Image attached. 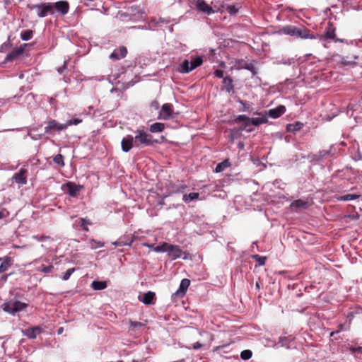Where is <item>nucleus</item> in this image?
<instances>
[{
    "label": "nucleus",
    "instance_id": "1",
    "mask_svg": "<svg viewBox=\"0 0 362 362\" xmlns=\"http://www.w3.org/2000/svg\"><path fill=\"white\" fill-rule=\"evenodd\" d=\"M156 252H166L168 255L173 259L182 258L186 259L188 254L183 252L179 245L168 244L165 242L161 243L155 250Z\"/></svg>",
    "mask_w": 362,
    "mask_h": 362
},
{
    "label": "nucleus",
    "instance_id": "29",
    "mask_svg": "<svg viewBox=\"0 0 362 362\" xmlns=\"http://www.w3.org/2000/svg\"><path fill=\"white\" fill-rule=\"evenodd\" d=\"M230 166V163L229 160L226 159L223 162L218 163L215 168L216 173H221L223 172L226 168Z\"/></svg>",
    "mask_w": 362,
    "mask_h": 362
},
{
    "label": "nucleus",
    "instance_id": "4",
    "mask_svg": "<svg viewBox=\"0 0 362 362\" xmlns=\"http://www.w3.org/2000/svg\"><path fill=\"white\" fill-rule=\"evenodd\" d=\"M281 32L290 36L300 37L302 39H314L315 37L310 35L306 29H300L293 25H288L281 30Z\"/></svg>",
    "mask_w": 362,
    "mask_h": 362
},
{
    "label": "nucleus",
    "instance_id": "53",
    "mask_svg": "<svg viewBox=\"0 0 362 362\" xmlns=\"http://www.w3.org/2000/svg\"><path fill=\"white\" fill-rule=\"evenodd\" d=\"M354 317V312L349 313L346 315V318L349 321V322H351V321L353 320Z\"/></svg>",
    "mask_w": 362,
    "mask_h": 362
},
{
    "label": "nucleus",
    "instance_id": "55",
    "mask_svg": "<svg viewBox=\"0 0 362 362\" xmlns=\"http://www.w3.org/2000/svg\"><path fill=\"white\" fill-rule=\"evenodd\" d=\"M112 244L115 246H123L125 245V244L121 241H115L112 242Z\"/></svg>",
    "mask_w": 362,
    "mask_h": 362
},
{
    "label": "nucleus",
    "instance_id": "51",
    "mask_svg": "<svg viewBox=\"0 0 362 362\" xmlns=\"http://www.w3.org/2000/svg\"><path fill=\"white\" fill-rule=\"evenodd\" d=\"M66 62L65 61L63 66H62L61 67H59L57 69V71L59 74H62L64 71V70L66 69Z\"/></svg>",
    "mask_w": 362,
    "mask_h": 362
},
{
    "label": "nucleus",
    "instance_id": "13",
    "mask_svg": "<svg viewBox=\"0 0 362 362\" xmlns=\"http://www.w3.org/2000/svg\"><path fill=\"white\" fill-rule=\"evenodd\" d=\"M190 285V281L188 279H183L180 284L178 289L173 294V296L177 297H182L186 293L189 286Z\"/></svg>",
    "mask_w": 362,
    "mask_h": 362
},
{
    "label": "nucleus",
    "instance_id": "41",
    "mask_svg": "<svg viewBox=\"0 0 362 362\" xmlns=\"http://www.w3.org/2000/svg\"><path fill=\"white\" fill-rule=\"evenodd\" d=\"M11 47V37L10 36L8 37V40L7 42L3 43L1 47H0V52H4V49L5 48H7V47Z\"/></svg>",
    "mask_w": 362,
    "mask_h": 362
},
{
    "label": "nucleus",
    "instance_id": "15",
    "mask_svg": "<svg viewBox=\"0 0 362 362\" xmlns=\"http://www.w3.org/2000/svg\"><path fill=\"white\" fill-rule=\"evenodd\" d=\"M134 139L132 135H127L122 139L121 141V147L124 152H129L132 148Z\"/></svg>",
    "mask_w": 362,
    "mask_h": 362
},
{
    "label": "nucleus",
    "instance_id": "28",
    "mask_svg": "<svg viewBox=\"0 0 362 362\" xmlns=\"http://www.w3.org/2000/svg\"><path fill=\"white\" fill-rule=\"evenodd\" d=\"M223 84L225 90L228 93H230L233 90V80L229 77H225L223 79Z\"/></svg>",
    "mask_w": 362,
    "mask_h": 362
},
{
    "label": "nucleus",
    "instance_id": "45",
    "mask_svg": "<svg viewBox=\"0 0 362 362\" xmlns=\"http://www.w3.org/2000/svg\"><path fill=\"white\" fill-rule=\"evenodd\" d=\"M33 238L34 239L38 240V241H45L46 240H49L50 239L49 237L44 236V235H41V236H40V235H34Z\"/></svg>",
    "mask_w": 362,
    "mask_h": 362
},
{
    "label": "nucleus",
    "instance_id": "43",
    "mask_svg": "<svg viewBox=\"0 0 362 362\" xmlns=\"http://www.w3.org/2000/svg\"><path fill=\"white\" fill-rule=\"evenodd\" d=\"M349 329V326H348V327H344V326L343 325L340 324V325H339V329H338L336 332H331V333H330V336H331V337H332V336H334V334H336V333H339V332H340L341 331H343V330H346V329Z\"/></svg>",
    "mask_w": 362,
    "mask_h": 362
},
{
    "label": "nucleus",
    "instance_id": "62",
    "mask_svg": "<svg viewBox=\"0 0 362 362\" xmlns=\"http://www.w3.org/2000/svg\"><path fill=\"white\" fill-rule=\"evenodd\" d=\"M62 331H63V328L62 327L59 328L58 329V334H61L62 332Z\"/></svg>",
    "mask_w": 362,
    "mask_h": 362
},
{
    "label": "nucleus",
    "instance_id": "39",
    "mask_svg": "<svg viewBox=\"0 0 362 362\" xmlns=\"http://www.w3.org/2000/svg\"><path fill=\"white\" fill-rule=\"evenodd\" d=\"M74 271H75L74 268H70V269H67L66 271V272L64 273V274L62 276V279L64 281H67L70 278L71 275L74 272Z\"/></svg>",
    "mask_w": 362,
    "mask_h": 362
},
{
    "label": "nucleus",
    "instance_id": "38",
    "mask_svg": "<svg viewBox=\"0 0 362 362\" xmlns=\"http://www.w3.org/2000/svg\"><path fill=\"white\" fill-rule=\"evenodd\" d=\"M347 349H349L351 353H356L358 354H361L362 355V346H357V347H355V346H349L348 345L346 346Z\"/></svg>",
    "mask_w": 362,
    "mask_h": 362
},
{
    "label": "nucleus",
    "instance_id": "11",
    "mask_svg": "<svg viewBox=\"0 0 362 362\" xmlns=\"http://www.w3.org/2000/svg\"><path fill=\"white\" fill-rule=\"evenodd\" d=\"M12 180L20 185H24L27 183V170L21 168L18 173H15Z\"/></svg>",
    "mask_w": 362,
    "mask_h": 362
},
{
    "label": "nucleus",
    "instance_id": "50",
    "mask_svg": "<svg viewBox=\"0 0 362 362\" xmlns=\"http://www.w3.org/2000/svg\"><path fill=\"white\" fill-rule=\"evenodd\" d=\"M214 75L219 78H223V71L222 70H216L215 72H214Z\"/></svg>",
    "mask_w": 362,
    "mask_h": 362
},
{
    "label": "nucleus",
    "instance_id": "63",
    "mask_svg": "<svg viewBox=\"0 0 362 362\" xmlns=\"http://www.w3.org/2000/svg\"><path fill=\"white\" fill-rule=\"evenodd\" d=\"M4 217L3 213L0 212V219H1Z\"/></svg>",
    "mask_w": 362,
    "mask_h": 362
},
{
    "label": "nucleus",
    "instance_id": "61",
    "mask_svg": "<svg viewBox=\"0 0 362 362\" xmlns=\"http://www.w3.org/2000/svg\"><path fill=\"white\" fill-rule=\"evenodd\" d=\"M82 228L86 231H88V228L85 224H83V227H82Z\"/></svg>",
    "mask_w": 362,
    "mask_h": 362
},
{
    "label": "nucleus",
    "instance_id": "10",
    "mask_svg": "<svg viewBox=\"0 0 362 362\" xmlns=\"http://www.w3.org/2000/svg\"><path fill=\"white\" fill-rule=\"evenodd\" d=\"M62 188L71 197H76L79 192L83 189V185H76L72 182H68Z\"/></svg>",
    "mask_w": 362,
    "mask_h": 362
},
{
    "label": "nucleus",
    "instance_id": "34",
    "mask_svg": "<svg viewBox=\"0 0 362 362\" xmlns=\"http://www.w3.org/2000/svg\"><path fill=\"white\" fill-rule=\"evenodd\" d=\"M235 120L238 122H243L245 125V128L250 125V117L245 115H239Z\"/></svg>",
    "mask_w": 362,
    "mask_h": 362
},
{
    "label": "nucleus",
    "instance_id": "58",
    "mask_svg": "<svg viewBox=\"0 0 362 362\" xmlns=\"http://www.w3.org/2000/svg\"><path fill=\"white\" fill-rule=\"evenodd\" d=\"M334 40V42H344V40H343V39H339V38H337L336 37H335V40Z\"/></svg>",
    "mask_w": 362,
    "mask_h": 362
},
{
    "label": "nucleus",
    "instance_id": "60",
    "mask_svg": "<svg viewBox=\"0 0 362 362\" xmlns=\"http://www.w3.org/2000/svg\"><path fill=\"white\" fill-rule=\"evenodd\" d=\"M6 279H7V275H4L1 277V280L4 281H6Z\"/></svg>",
    "mask_w": 362,
    "mask_h": 362
},
{
    "label": "nucleus",
    "instance_id": "27",
    "mask_svg": "<svg viewBox=\"0 0 362 362\" xmlns=\"http://www.w3.org/2000/svg\"><path fill=\"white\" fill-rule=\"evenodd\" d=\"M91 288L95 291L103 290L107 288V283L101 281H93L91 283Z\"/></svg>",
    "mask_w": 362,
    "mask_h": 362
},
{
    "label": "nucleus",
    "instance_id": "20",
    "mask_svg": "<svg viewBox=\"0 0 362 362\" xmlns=\"http://www.w3.org/2000/svg\"><path fill=\"white\" fill-rule=\"evenodd\" d=\"M294 339L295 337L292 335L288 337L281 336L279 338L278 344H279L281 347H286V349H288L291 342H292Z\"/></svg>",
    "mask_w": 362,
    "mask_h": 362
},
{
    "label": "nucleus",
    "instance_id": "36",
    "mask_svg": "<svg viewBox=\"0 0 362 362\" xmlns=\"http://www.w3.org/2000/svg\"><path fill=\"white\" fill-rule=\"evenodd\" d=\"M82 121H83L82 119H81L79 117L72 118V119L68 120L65 123L66 124V127L67 128L68 127L71 126V125H78L80 123H81Z\"/></svg>",
    "mask_w": 362,
    "mask_h": 362
},
{
    "label": "nucleus",
    "instance_id": "35",
    "mask_svg": "<svg viewBox=\"0 0 362 362\" xmlns=\"http://www.w3.org/2000/svg\"><path fill=\"white\" fill-rule=\"evenodd\" d=\"M54 163L57 164L60 167L64 166V157L61 154H57L53 158Z\"/></svg>",
    "mask_w": 362,
    "mask_h": 362
},
{
    "label": "nucleus",
    "instance_id": "3",
    "mask_svg": "<svg viewBox=\"0 0 362 362\" xmlns=\"http://www.w3.org/2000/svg\"><path fill=\"white\" fill-rule=\"evenodd\" d=\"M27 307V303L21 302L15 299L6 300L1 305V308L4 312L11 314L13 315H14L16 313L18 312L23 310Z\"/></svg>",
    "mask_w": 362,
    "mask_h": 362
},
{
    "label": "nucleus",
    "instance_id": "57",
    "mask_svg": "<svg viewBox=\"0 0 362 362\" xmlns=\"http://www.w3.org/2000/svg\"><path fill=\"white\" fill-rule=\"evenodd\" d=\"M351 63H352L351 62L347 61V60L344 59V58L341 60V64L344 65H349V64H351Z\"/></svg>",
    "mask_w": 362,
    "mask_h": 362
},
{
    "label": "nucleus",
    "instance_id": "59",
    "mask_svg": "<svg viewBox=\"0 0 362 362\" xmlns=\"http://www.w3.org/2000/svg\"><path fill=\"white\" fill-rule=\"evenodd\" d=\"M320 154L322 155V156H325V155L328 154V151H322V152H320Z\"/></svg>",
    "mask_w": 362,
    "mask_h": 362
},
{
    "label": "nucleus",
    "instance_id": "18",
    "mask_svg": "<svg viewBox=\"0 0 362 362\" xmlns=\"http://www.w3.org/2000/svg\"><path fill=\"white\" fill-rule=\"evenodd\" d=\"M335 28H334L332 23L329 22L327 27L326 28L324 36L320 37L321 40L324 39L335 40Z\"/></svg>",
    "mask_w": 362,
    "mask_h": 362
},
{
    "label": "nucleus",
    "instance_id": "17",
    "mask_svg": "<svg viewBox=\"0 0 362 362\" xmlns=\"http://www.w3.org/2000/svg\"><path fill=\"white\" fill-rule=\"evenodd\" d=\"M139 300L145 305H153L155 303V293L148 291L143 294L142 296H139Z\"/></svg>",
    "mask_w": 362,
    "mask_h": 362
},
{
    "label": "nucleus",
    "instance_id": "32",
    "mask_svg": "<svg viewBox=\"0 0 362 362\" xmlns=\"http://www.w3.org/2000/svg\"><path fill=\"white\" fill-rule=\"evenodd\" d=\"M33 36V31L32 30H23L21 33V38L23 41L30 40Z\"/></svg>",
    "mask_w": 362,
    "mask_h": 362
},
{
    "label": "nucleus",
    "instance_id": "14",
    "mask_svg": "<svg viewBox=\"0 0 362 362\" xmlns=\"http://www.w3.org/2000/svg\"><path fill=\"white\" fill-rule=\"evenodd\" d=\"M286 107L284 105H279L275 108L270 109L267 115L272 119H277L286 112Z\"/></svg>",
    "mask_w": 362,
    "mask_h": 362
},
{
    "label": "nucleus",
    "instance_id": "2",
    "mask_svg": "<svg viewBox=\"0 0 362 362\" xmlns=\"http://www.w3.org/2000/svg\"><path fill=\"white\" fill-rule=\"evenodd\" d=\"M203 63V59L201 56L190 57V60L185 59L178 66V71L181 74H188L194 70Z\"/></svg>",
    "mask_w": 362,
    "mask_h": 362
},
{
    "label": "nucleus",
    "instance_id": "40",
    "mask_svg": "<svg viewBox=\"0 0 362 362\" xmlns=\"http://www.w3.org/2000/svg\"><path fill=\"white\" fill-rule=\"evenodd\" d=\"M253 258L257 261V262L259 263V265H264L265 264V262H266V257H262V256H259L258 255H254L253 256Z\"/></svg>",
    "mask_w": 362,
    "mask_h": 362
},
{
    "label": "nucleus",
    "instance_id": "54",
    "mask_svg": "<svg viewBox=\"0 0 362 362\" xmlns=\"http://www.w3.org/2000/svg\"><path fill=\"white\" fill-rule=\"evenodd\" d=\"M202 346V345L199 342H196L192 345V348L196 350L200 349Z\"/></svg>",
    "mask_w": 362,
    "mask_h": 362
},
{
    "label": "nucleus",
    "instance_id": "26",
    "mask_svg": "<svg viewBox=\"0 0 362 362\" xmlns=\"http://www.w3.org/2000/svg\"><path fill=\"white\" fill-rule=\"evenodd\" d=\"M308 203L301 199H298L293 202L291 204V208L292 209H305L307 207Z\"/></svg>",
    "mask_w": 362,
    "mask_h": 362
},
{
    "label": "nucleus",
    "instance_id": "5",
    "mask_svg": "<svg viewBox=\"0 0 362 362\" xmlns=\"http://www.w3.org/2000/svg\"><path fill=\"white\" fill-rule=\"evenodd\" d=\"M30 10H35L36 14L39 18H45L47 15L53 16L54 11L52 9V3H41L33 4L29 6Z\"/></svg>",
    "mask_w": 362,
    "mask_h": 362
},
{
    "label": "nucleus",
    "instance_id": "23",
    "mask_svg": "<svg viewBox=\"0 0 362 362\" xmlns=\"http://www.w3.org/2000/svg\"><path fill=\"white\" fill-rule=\"evenodd\" d=\"M165 129V124L161 122H156L149 127V130L152 133L162 132Z\"/></svg>",
    "mask_w": 362,
    "mask_h": 362
},
{
    "label": "nucleus",
    "instance_id": "22",
    "mask_svg": "<svg viewBox=\"0 0 362 362\" xmlns=\"http://www.w3.org/2000/svg\"><path fill=\"white\" fill-rule=\"evenodd\" d=\"M10 266H11V258L10 257H6L3 259L0 258V273L6 272Z\"/></svg>",
    "mask_w": 362,
    "mask_h": 362
},
{
    "label": "nucleus",
    "instance_id": "52",
    "mask_svg": "<svg viewBox=\"0 0 362 362\" xmlns=\"http://www.w3.org/2000/svg\"><path fill=\"white\" fill-rule=\"evenodd\" d=\"M240 104L243 105V108H242V111H246L249 109V106L247 105V103H244L243 101L242 100H240L239 101Z\"/></svg>",
    "mask_w": 362,
    "mask_h": 362
},
{
    "label": "nucleus",
    "instance_id": "7",
    "mask_svg": "<svg viewBox=\"0 0 362 362\" xmlns=\"http://www.w3.org/2000/svg\"><path fill=\"white\" fill-rule=\"evenodd\" d=\"M65 129H66L65 123L62 124L55 119H49L47 122V126L45 127V132L46 134H50L53 132H60Z\"/></svg>",
    "mask_w": 362,
    "mask_h": 362
},
{
    "label": "nucleus",
    "instance_id": "19",
    "mask_svg": "<svg viewBox=\"0 0 362 362\" xmlns=\"http://www.w3.org/2000/svg\"><path fill=\"white\" fill-rule=\"evenodd\" d=\"M41 328L39 327H34L31 328L26 329L23 331V334L28 338L35 339L37 335L41 332Z\"/></svg>",
    "mask_w": 362,
    "mask_h": 362
},
{
    "label": "nucleus",
    "instance_id": "9",
    "mask_svg": "<svg viewBox=\"0 0 362 362\" xmlns=\"http://www.w3.org/2000/svg\"><path fill=\"white\" fill-rule=\"evenodd\" d=\"M173 113V105H171L170 103H165L162 105L161 109L158 113V118L159 119L168 120L172 117Z\"/></svg>",
    "mask_w": 362,
    "mask_h": 362
},
{
    "label": "nucleus",
    "instance_id": "33",
    "mask_svg": "<svg viewBox=\"0 0 362 362\" xmlns=\"http://www.w3.org/2000/svg\"><path fill=\"white\" fill-rule=\"evenodd\" d=\"M54 269V267L52 264H49L48 266H44L41 265L38 267H37L36 270L39 272H44V273H51Z\"/></svg>",
    "mask_w": 362,
    "mask_h": 362
},
{
    "label": "nucleus",
    "instance_id": "12",
    "mask_svg": "<svg viewBox=\"0 0 362 362\" xmlns=\"http://www.w3.org/2000/svg\"><path fill=\"white\" fill-rule=\"evenodd\" d=\"M26 47V44L21 45L19 47L15 48L11 52L8 54L5 58V62H11L20 55H21Z\"/></svg>",
    "mask_w": 362,
    "mask_h": 362
},
{
    "label": "nucleus",
    "instance_id": "24",
    "mask_svg": "<svg viewBox=\"0 0 362 362\" xmlns=\"http://www.w3.org/2000/svg\"><path fill=\"white\" fill-rule=\"evenodd\" d=\"M303 124L300 122H295L293 124H288L286 126V130L288 132L296 133V132L300 130L303 127Z\"/></svg>",
    "mask_w": 362,
    "mask_h": 362
},
{
    "label": "nucleus",
    "instance_id": "25",
    "mask_svg": "<svg viewBox=\"0 0 362 362\" xmlns=\"http://www.w3.org/2000/svg\"><path fill=\"white\" fill-rule=\"evenodd\" d=\"M360 197L359 194H346L344 195L337 197V199L338 201H343V202H347V201H351L356 199Z\"/></svg>",
    "mask_w": 362,
    "mask_h": 362
},
{
    "label": "nucleus",
    "instance_id": "16",
    "mask_svg": "<svg viewBox=\"0 0 362 362\" xmlns=\"http://www.w3.org/2000/svg\"><path fill=\"white\" fill-rule=\"evenodd\" d=\"M196 7L198 11L206 13L208 15L213 13L214 11L210 6H209L204 0H197Z\"/></svg>",
    "mask_w": 362,
    "mask_h": 362
},
{
    "label": "nucleus",
    "instance_id": "21",
    "mask_svg": "<svg viewBox=\"0 0 362 362\" xmlns=\"http://www.w3.org/2000/svg\"><path fill=\"white\" fill-rule=\"evenodd\" d=\"M268 122L267 115H261L259 117H250V125L252 124L258 126L259 124H266Z\"/></svg>",
    "mask_w": 362,
    "mask_h": 362
},
{
    "label": "nucleus",
    "instance_id": "31",
    "mask_svg": "<svg viewBox=\"0 0 362 362\" xmlns=\"http://www.w3.org/2000/svg\"><path fill=\"white\" fill-rule=\"evenodd\" d=\"M104 245V242L95 240L94 239H90L88 241V245L91 250L103 247Z\"/></svg>",
    "mask_w": 362,
    "mask_h": 362
},
{
    "label": "nucleus",
    "instance_id": "37",
    "mask_svg": "<svg viewBox=\"0 0 362 362\" xmlns=\"http://www.w3.org/2000/svg\"><path fill=\"white\" fill-rule=\"evenodd\" d=\"M252 356V353L250 350H244L240 353V358L243 360H248Z\"/></svg>",
    "mask_w": 362,
    "mask_h": 362
},
{
    "label": "nucleus",
    "instance_id": "42",
    "mask_svg": "<svg viewBox=\"0 0 362 362\" xmlns=\"http://www.w3.org/2000/svg\"><path fill=\"white\" fill-rule=\"evenodd\" d=\"M78 221H79V224L81 227H83V224H85V225H90L91 224L90 221L87 218H81L78 219Z\"/></svg>",
    "mask_w": 362,
    "mask_h": 362
},
{
    "label": "nucleus",
    "instance_id": "8",
    "mask_svg": "<svg viewBox=\"0 0 362 362\" xmlns=\"http://www.w3.org/2000/svg\"><path fill=\"white\" fill-rule=\"evenodd\" d=\"M52 9L61 16L66 15L69 11V4L66 1H59L52 3Z\"/></svg>",
    "mask_w": 362,
    "mask_h": 362
},
{
    "label": "nucleus",
    "instance_id": "48",
    "mask_svg": "<svg viewBox=\"0 0 362 362\" xmlns=\"http://www.w3.org/2000/svg\"><path fill=\"white\" fill-rule=\"evenodd\" d=\"M127 53V50L124 47H121L119 48V54H120L121 58L124 57L126 56Z\"/></svg>",
    "mask_w": 362,
    "mask_h": 362
},
{
    "label": "nucleus",
    "instance_id": "46",
    "mask_svg": "<svg viewBox=\"0 0 362 362\" xmlns=\"http://www.w3.org/2000/svg\"><path fill=\"white\" fill-rule=\"evenodd\" d=\"M110 57L112 59H121L120 54L116 50H115L110 56Z\"/></svg>",
    "mask_w": 362,
    "mask_h": 362
},
{
    "label": "nucleus",
    "instance_id": "6",
    "mask_svg": "<svg viewBox=\"0 0 362 362\" xmlns=\"http://www.w3.org/2000/svg\"><path fill=\"white\" fill-rule=\"evenodd\" d=\"M135 134L136 135L134 139L136 142H139L141 145L150 146L157 142V140H153L152 136L144 130H137L135 132Z\"/></svg>",
    "mask_w": 362,
    "mask_h": 362
},
{
    "label": "nucleus",
    "instance_id": "44",
    "mask_svg": "<svg viewBox=\"0 0 362 362\" xmlns=\"http://www.w3.org/2000/svg\"><path fill=\"white\" fill-rule=\"evenodd\" d=\"M227 11L230 14H235L238 12V8L235 6H228Z\"/></svg>",
    "mask_w": 362,
    "mask_h": 362
},
{
    "label": "nucleus",
    "instance_id": "30",
    "mask_svg": "<svg viewBox=\"0 0 362 362\" xmlns=\"http://www.w3.org/2000/svg\"><path fill=\"white\" fill-rule=\"evenodd\" d=\"M199 194L197 192H192L189 194H185L183 195L182 199L185 203H189L192 201L198 199Z\"/></svg>",
    "mask_w": 362,
    "mask_h": 362
},
{
    "label": "nucleus",
    "instance_id": "47",
    "mask_svg": "<svg viewBox=\"0 0 362 362\" xmlns=\"http://www.w3.org/2000/svg\"><path fill=\"white\" fill-rule=\"evenodd\" d=\"M129 324L133 327H140L144 325L141 322H137V321H130Z\"/></svg>",
    "mask_w": 362,
    "mask_h": 362
},
{
    "label": "nucleus",
    "instance_id": "64",
    "mask_svg": "<svg viewBox=\"0 0 362 362\" xmlns=\"http://www.w3.org/2000/svg\"><path fill=\"white\" fill-rule=\"evenodd\" d=\"M132 362H138L137 361L133 360Z\"/></svg>",
    "mask_w": 362,
    "mask_h": 362
},
{
    "label": "nucleus",
    "instance_id": "49",
    "mask_svg": "<svg viewBox=\"0 0 362 362\" xmlns=\"http://www.w3.org/2000/svg\"><path fill=\"white\" fill-rule=\"evenodd\" d=\"M141 245L144 247H148L149 249L153 250L154 252H155L156 248H157V246H154L153 244H149V243H143Z\"/></svg>",
    "mask_w": 362,
    "mask_h": 362
},
{
    "label": "nucleus",
    "instance_id": "56",
    "mask_svg": "<svg viewBox=\"0 0 362 362\" xmlns=\"http://www.w3.org/2000/svg\"><path fill=\"white\" fill-rule=\"evenodd\" d=\"M247 69H249L252 73L253 75H255L257 74L256 69L254 66H248L247 67Z\"/></svg>",
    "mask_w": 362,
    "mask_h": 362
}]
</instances>
